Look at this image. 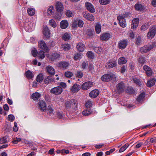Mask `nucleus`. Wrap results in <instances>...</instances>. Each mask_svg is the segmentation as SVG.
Segmentation results:
<instances>
[{"instance_id":"1","label":"nucleus","mask_w":156,"mask_h":156,"mask_svg":"<svg viewBox=\"0 0 156 156\" xmlns=\"http://www.w3.org/2000/svg\"><path fill=\"white\" fill-rule=\"evenodd\" d=\"M78 102L75 99H71L66 101L65 103L66 108L70 112H75L78 108Z\"/></svg>"},{"instance_id":"2","label":"nucleus","mask_w":156,"mask_h":156,"mask_svg":"<svg viewBox=\"0 0 156 156\" xmlns=\"http://www.w3.org/2000/svg\"><path fill=\"white\" fill-rule=\"evenodd\" d=\"M101 79L103 81L108 82L111 80L115 81L116 80V77L114 73L110 72L103 75Z\"/></svg>"},{"instance_id":"3","label":"nucleus","mask_w":156,"mask_h":156,"mask_svg":"<svg viewBox=\"0 0 156 156\" xmlns=\"http://www.w3.org/2000/svg\"><path fill=\"white\" fill-rule=\"evenodd\" d=\"M156 46V43L154 42L149 45L144 46L140 48V51L142 53H146L153 49Z\"/></svg>"},{"instance_id":"4","label":"nucleus","mask_w":156,"mask_h":156,"mask_svg":"<svg viewBox=\"0 0 156 156\" xmlns=\"http://www.w3.org/2000/svg\"><path fill=\"white\" fill-rule=\"evenodd\" d=\"M125 85L124 83L121 82L117 84L116 86L115 91L118 94L122 93L124 90Z\"/></svg>"},{"instance_id":"5","label":"nucleus","mask_w":156,"mask_h":156,"mask_svg":"<svg viewBox=\"0 0 156 156\" xmlns=\"http://www.w3.org/2000/svg\"><path fill=\"white\" fill-rule=\"evenodd\" d=\"M62 92V89L60 87H57L52 88L50 90V92L55 95H59Z\"/></svg>"},{"instance_id":"6","label":"nucleus","mask_w":156,"mask_h":156,"mask_svg":"<svg viewBox=\"0 0 156 156\" xmlns=\"http://www.w3.org/2000/svg\"><path fill=\"white\" fill-rule=\"evenodd\" d=\"M55 7L56 11L58 12H61L64 9L63 4L61 2L57 1L55 2Z\"/></svg>"},{"instance_id":"7","label":"nucleus","mask_w":156,"mask_h":156,"mask_svg":"<svg viewBox=\"0 0 156 156\" xmlns=\"http://www.w3.org/2000/svg\"><path fill=\"white\" fill-rule=\"evenodd\" d=\"M156 33V27H153L149 29V31L147 33V36L148 38L151 39L155 36Z\"/></svg>"},{"instance_id":"8","label":"nucleus","mask_w":156,"mask_h":156,"mask_svg":"<svg viewBox=\"0 0 156 156\" xmlns=\"http://www.w3.org/2000/svg\"><path fill=\"white\" fill-rule=\"evenodd\" d=\"M38 47L41 49L45 51H47L48 50V48L45 42L41 40L38 42Z\"/></svg>"},{"instance_id":"9","label":"nucleus","mask_w":156,"mask_h":156,"mask_svg":"<svg viewBox=\"0 0 156 156\" xmlns=\"http://www.w3.org/2000/svg\"><path fill=\"white\" fill-rule=\"evenodd\" d=\"M38 108L41 111L44 112L46 109V104L43 101H40L38 103Z\"/></svg>"},{"instance_id":"10","label":"nucleus","mask_w":156,"mask_h":156,"mask_svg":"<svg viewBox=\"0 0 156 156\" xmlns=\"http://www.w3.org/2000/svg\"><path fill=\"white\" fill-rule=\"evenodd\" d=\"M117 62L115 61L110 60L105 65V67L106 68L110 69L117 66Z\"/></svg>"},{"instance_id":"11","label":"nucleus","mask_w":156,"mask_h":156,"mask_svg":"<svg viewBox=\"0 0 156 156\" xmlns=\"http://www.w3.org/2000/svg\"><path fill=\"white\" fill-rule=\"evenodd\" d=\"M85 6L87 10L90 12L92 13L95 12V9L92 4L90 3L86 2L85 3Z\"/></svg>"},{"instance_id":"12","label":"nucleus","mask_w":156,"mask_h":156,"mask_svg":"<svg viewBox=\"0 0 156 156\" xmlns=\"http://www.w3.org/2000/svg\"><path fill=\"white\" fill-rule=\"evenodd\" d=\"M128 42L126 40L120 41L118 44L119 47L121 49H124L127 46Z\"/></svg>"},{"instance_id":"13","label":"nucleus","mask_w":156,"mask_h":156,"mask_svg":"<svg viewBox=\"0 0 156 156\" xmlns=\"http://www.w3.org/2000/svg\"><path fill=\"white\" fill-rule=\"evenodd\" d=\"M45 69L49 75H54L55 73V69L50 66H48L46 67Z\"/></svg>"},{"instance_id":"14","label":"nucleus","mask_w":156,"mask_h":156,"mask_svg":"<svg viewBox=\"0 0 156 156\" xmlns=\"http://www.w3.org/2000/svg\"><path fill=\"white\" fill-rule=\"evenodd\" d=\"M117 19L119 21V24L122 27L124 28L126 26L125 20L122 16H118Z\"/></svg>"},{"instance_id":"15","label":"nucleus","mask_w":156,"mask_h":156,"mask_svg":"<svg viewBox=\"0 0 156 156\" xmlns=\"http://www.w3.org/2000/svg\"><path fill=\"white\" fill-rule=\"evenodd\" d=\"M93 85V83L91 82H87L84 83L82 86L84 90H87L90 88Z\"/></svg>"},{"instance_id":"16","label":"nucleus","mask_w":156,"mask_h":156,"mask_svg":"<svg viewBox=\"0 0 156 156\" xmlns=\"http://www.w3.org/2000/svg\"><path fill=\"white\" fill-rule=\"evenodd\" d=\"M58 66L63 69H67L69 65V63L66 62H61L58 63Z\"/></svg>"},{"instance_id":"17","label":"nucleus","mask_w":156,"mask_h":156,"mask_svg":"<svg viewBox=\"0 0 156 156\" xmlns=\"http://www.w3.org/2000/svg\"><path fill=\"white\" fill-rule=\"evenodd\" d=\"M110 34L108 33H104L101 35L100 36L101 40L102 41H107L110 37Z\"/></svg>"},{"instance_id":"18","label":"nucleus","mask_w":156,"mask_h":156,"mask_svg":"<svg viewBox=\"0 0 156 156\" xmlns=\"http://www.w3.org/2000/svg\"><path fill=\"white\" fill-rule=\"evenodd\" d=\"M139 23V19L138 18H135L133 19L131 24V28L134 29L138 26Z\"/></svg>"},{"instance_id":"19","label":"nucleus","mask_w":156,"mask_h":156,"mask_svg":"<svg viewBox=\"0 0 156 156\" xmlns=\"http://www.w3.org/2000/svg\"><path fill=\"white\" fill-rule=\"evenodd\" d=\"M60 57V55L57 52L53 53L50 56L49 59L52 61H54L57 59L59 58Z\"/></svg>"},{"instance_id":"20","label":"nucleus","mask_w":156,"mask_h":156,"mask_svg":"<svg viewBox=\"0 0 156 156\" xmlns=\"http://www.w3.org/2000/svg\"><path fill=\"white\" fill-rule=\"evenodd\" d=\"M143 69L146 71L147 76H150L152 75V71L151 69L149 67L145 65L143 66Z\"/></svg>"},{"instance_id":"21","label":"nucleus","mask_w":156,"mask_h":156,"mask_svg":"<svg viewBox=\"0 0 156 156\" xmlns=\"http://www.w3.org/2000/svg\"><path fill=\"white\" fill-rule=\"evenodd\" d=\"M99 92L97 89L93 90L89 93L90 96L93 98H95L99 94Z\"/></svg>"},{"instance_id":"22","label":"nucleus","mask_w":156,"mask_h":156,"mask_svg":"<svg viewBox=\"0 0 156 156\" xmlns=\"http://www.w3.org/2000/svg\"><path fill=\"white\" fill-rule=\"evenodd\" d=\"M80 86L77 84H74L71 89V91L73 93L77 92L80 90Z\"/></svg>"},{"instance_id":"23","label":"nucleus","mask_w":156,"mask_h":156,"mask_svg":"<svg viewBox=\"0 0 156 156\" xmlns=\"http://www.w3.org/2000/svg\"><path fill=\"white\" fill-rule=\"evenodd\" d=\"M83 17L88 20L92 21L94 20V18L91 14L89 13H83Z\"/></svg>"},{"instance_id":"24","label":"nucleus","mask_w":156,"mask_h":156,"mask_svg":"<svg viewBox=\"0 0 156 156\" xmlns=\"http://www.w3.org/2000/svg\"><path fill=\"white\" fill-rule=\"evenodd\" d=\"M94 104V102L93 100L90 99L87 100L85 103L86 107L87 108H90L92 107Z\"/></svg>"},{"instance_id":"25","label":"nucleus","mask_w":156,"mask_h":156,"mask_svg":"<svg viewBox=\"0 0 156 156\" xmlns=\"http://www.w3.org/2000/svg\"><path fill=\"white\" fill-rule=\"evenodd\" d=\"M43 33L46 38H49L50 37V31L48 27H45L43 29Z\"/></svg>"},{"instance_id":"26","label":"nucleus","mask_w":156,"mask_h":156,"mask_svg":"<svg viewBox=\"0 0 156 156\" xmlns=\"http://www.w3.org/2000/svg\"><path fill=\"white\" fill-rule=\"evenodd\" d=\"M54 107L52 105L48 106L47 108V112L48 114H50L51 115H53L54 114Z\"/></svg>"},{"instance_id":"27","label":"nucleus","mask_w":156,"mask_h":156,"mask_svg":"<svg viewBox=\"0 0 156 156\" xmlns=\"http://www.w3.org/2000/svg\"><path fill=\"white\" fill-rule=\"evenodd\" d=\"M76 48L78 51L80 52L83 51L85 48L84 45L82 43H79L76 46Z\"/></svg>"},{"instance_id":"28","label":"nucleus","mask_w":156,"mask_h":156,"mask_svg":"<svg viewBox=\"0 0 156 156\" xmlns=\"http://www.w3.org/2000/svg\"><path fill=\"white\" fill-rule=\"evenodd\" d=\"M68 26V23L66 20H63L60 23V26L62 29H66Z\"/></svg>"},{"instance_id":"29","label":"nucleus","mask_w":156,"mask_h":156,"mask_svg":"<svg viewBox=\"0 0 156 156\" xmlns=\"http://www.w3.org/2000/svg\"><path fill=\"white\" fill-rule=\"evenodd\" d=\"M41 96V94L37 92L34 93L31 95V98L34 100H37Z\"/></svg>"},{"instance_id":"30","label":"nucleus","mask_w":156,"mask_h":156,"mask_svg":"<svg viewBox=\"0 0 156 156\" xmlns=\"http://www.w3.org/2000/svg\"><path fill=\"white\" fill-rule=\"evenodd\" d=\"M25 75L27 78L28 79H31L34 77V75L32 73L30 70H28L27 71L25 74Z\"/></svg>"},{"instance_id":"31","label":"nucleus","mask_w":156,"mask_h":156,"mask_svg":"<svg viewBox=\"0 0 156 156\" xmlns=\"http://www.w3.org/2000/svg\"><path fill=\"white\" fill-rule=\"evenodd\" d=\"M135 8L136 10L139 11H142L144 9V7L140 4H136L135 5Z\"/></svg>"},{"instance_id":"32","label":"nucleus","mask_w":156,"mask_h":156,"mask_svg":"<svg viewBox=\"0 0 156 156\" xmlns=\"http://www.w3.org/2000/svg\"><path fill=\"white\" fill-rule=\"evenodd\" d=\"M95 30L96 32L99 34L100 33L101 30V25L99 23H97L95 26Z\"/></svg>"},{"instance_id":"33","label":"nucleus","mask_w":156,"mask_h":156,"mask_svg":"<svg viewBox=\"0 0 156 156\" xmlns=\"http://www.w3.org/2000/svg\"><path fill=\"white\" fill-rule=\"evenodd\" d=\"M145 94L144 93H142L140 94L137 98V101L140 103L142 102L145 97Z\"/></svg>"},{"instance_id":"34","label":"nucleus","mask_w":156,"mask_h":156,"mask_svg":"<svg viewBox=\"0 0 156 156\" xmlns=\"http://www.w3.org/2000/svg\"><path fill=\"white\" fill-rule=\"evenodd\" d=\"M44 78V77L42 74L40 73L37 76L36 80L37 82L41 83L42 81Z\"/></svg>"},{"instance_id":"35","label":"nucleus","mask_w":156,"mask_h":156,"mask_svg":"<svg viewBox=\"0 0 156 156\" xmlns=\"http://www.w3.org/2000/svg\"><path fill=\"white\" fill-rule=\"evenodd\" d=\"M127 60L125 57H122L120 58L118 61V63L119 64H123L126 63Z\"/></svg>"},{"instance_id":"36","label":"nucleus","mask_w":156,"mask_h":156,"mask_svg":"<svg viewBox=\"0 0 156 156\" xmlns=\"http://www.w3.org/2000/svg\"><path fill=\"white\" fill-rule=\"evenodd\" d=\"M155 82V80L154 78L150 80L147 82V86L148 87H151L154 85Z\"/></svg>"},{"instance_id":"37","label":"nucleus","mask_w":156,"mask_h":156,"mask_svg":"<svg viewBox=\"0 0 156 156\" xmlns=\"http://www.w3.org/2000/svg\"><path fill=\"white\" fill-rule=\"evenodd\" d=\"M138 61L139 63L142 65L145 63L146 60L145 58L141 57L139 58Z\"/></svg>"},{"instance_id":"38","label":"nucleus","mask_w":156,"mask_h":156,"mask_svg":"<svg viewBox=\"0 0 156 156\" xmlns=\"http://www.w3.org/2000/svg\"><path fill=\"white\" fill-rule=\"evenodd\" d=\"M70 38V34L69 33H66L62 37V38L65 41H68Z\"/></svg>"},{"instance_id":"39","label":"nucleus","mask_w":156,"mask_h":156,"mask_svg":"<svg viewBox=\"0 0 156 156\" xmlns=\"http://www.w3.org/2000/svg\"><path fill=\"white\" fill-rule=\"evenodd\" d=\"M45 55L44 52L42 51H40L38 54V57L41 59H43L45 57Z\"/></svg>"},{"instance_id":"40","label":"nucleus","mask_w":156,"mask_h":156,"mask_svg":"<svg viewBox=\"0 0 156 156\" xmlns=\"http://www.w3.org/2000/svg\"><path fill=\"white\" fill-rule=\"evenodd\" d=\"M92 112L91 110L90 109L86 110H84L82 112L83 114L84 115L88 116L92 114Z\"/></svg>"},{"instance_id":"41","label":"nucleus","mask_w":156,"mask_h":156,"mask_svg":"<svg viewBox=\"0 0 156 156\" xmlns=\"http://www.w3.org/2000/svg\"><path fill=\"white\" fill-rule=\"evenodd\" d=\"M53 81L52 78L50 76H48L44 80V82L45 84H48L51 83Z\"/></svg>"},{"instance_id":"42","label":"nucleus","mask_w":156,"mask_h":156,"mask_svg":"<svg viewBox=\"0 0 156 156\" xmlns=\"http://www.w3.org/2000/svg\"><path fill=\"white\" fill-rule=\"evenodd\" d=\"M49 23L50 26L53 28H55L57 26V24L55 20L53 19L50 20L49 21Z\"/></svg>"},{"instance_id":"43","label":"nucleus","mask_w":156,"mask_h":156,"mask_svg":"<svg viewBox=\"0 0 156 156\" xmlns=\"http://www.w3.org/2000/svg\"><path fill=\"white\" fill-rule=\"evenodd\" d=\"M61 48L64 51L68 50L70 48V46L69 44H65L62 45Z\"/></svg>"},{"instance_id":"44","label":"nucleus","mask_w":156,"mask_h":156,"mask_svg":"<svg viewBox=\"0 0 156 156\" xmlns=\"http://www.w3.org/2000/svg\"><path fill=\"white\" fill-rule=\"evenodd\" d=\"M27 12L30 16H33L35 13V10L32 8H29L27 10Z\"/></svg>"},{"instance_id":"45","label":"nucleus","mask_w":156,"mask_h":156,"mask_svg":"<svg viewBox=\"0 0 156 156\" xmlns=\"http://www.w3.org/2000/svg\"><path fill=\"white\" fill-rule=\"evenodd\" d=\"M54 10V8L53 6H51L48 9L47 11V13L48 15H51L53 13Z\"/></svg>"},{"instance_id":"46","label":"nucleus","mask_w":156,"mask_h":156,"mask_svg":"<svg viewBox=\"0 0 156 156\" xmlns=\"http://www.w3.org/2000/svg\"><path fill=\"white\" fill-rule=\"evenodd\" d=\"M1 139L2 144H4L8 142L9 141L8 137L7 136H5Z\"/></svg>"},{"instance_id":"47","label":"nucleus","mask_w":156,"mask_h":156,"mask_svg":"<svg viewBox=\"0 0 156 156\" xmlns=\"http://www.w3.org/2000/svg\"><path fill=\"white\" fill-rule=\"evenodd\" d=\"M149 26V25L148 23L144 24L141 27V30L143 31H145L148 28Z\"/></svg>"},{"instance_id":"48","label":"nucleus","mask_w":156,"mask_h":156,"mask_svg":"<svg viewBox=\"0 0 156 156\" xmlns=\"http://www.w3.org/2000/svg\"><path fill=\"white\" fill-rule=\"evenodd\" d=\"M99 2L101 5H106L110 2V0H99Z\"/></svg>"},{"instance_id":"49","label":"nucleus","mask_w":156,"mask_h":156,"mask_svg":"<svg viewBox=\"0 0 156 156\" xmlns=\"http://www.w3.org/2000/svg\"><path fill=\"white\" fill-rule=\"evenodd\" d=\"M129 145L128 144H125L123 147L120 148L119 150V152H122L125 150L129 147Z\"/></svg>"},{"instance_id":"50","label":"nucleus","mask_w":156,"mask_h":156,"mask_svg":"<svg viewBox=\"0 0 156 156\" xmlns=\"http://www.w3.org/2000/svg\"><path fill=\"white\" fill-rule=\"evenodd\" d=\"M94 50L98 54H100L103 51V49L99 47H95L94 48Z\"/></svg>"},{"instance_id":"51","label":"nucleus","mask_w":156,"mask_h":156,"mask_svg":"<svg viewBox=\"0 0 156 156\" xmlns=\"http://www.w3.org/2000/svg\"><path fill=\"white\" fill-rule=\"evenodd\" d=\"M133 81L135 83L139 86H141L142 85L141 82L139 79L134 78L133 79Z\"/></svg>"},{"instance_id":"52","label":"nucleus","mask_w":156,"mask_h":156,"mask_svg":"<svg viewBox=\"0 0 156 156\" xmlns=\"http://www.w3.org/2000/svg\"><path fill=\"white\" fill-rule=\"evenodd\" d=\"M73 74L71 72L67 71L65 73V76L67 78H70L73 76Z\"/></svg>"},{"instance_id":"53","label":"nucleus","mask_w":156,"mask_h":156,"mask_svg":"<svg viewBox=\"0 0 156 156\" xmlns=\"http://www.w3.org/2000/svg\"><path fill=\"white\" fill-rule=\"evenodd\" d=\"M66 15L69 17H72L73 16V13L69 10H67L66 12Z\"/></svg>"},{"instance_id":"54","label":"nucleus","mask_w":156,"mask_h":156,"mask_svg":"<svg viewBox=\"0 0 156 156\" xmlns=\"http://www.w3.org/2000/svg\"><path fill=\"white\" fill-rule=\"evenodd\" d=\"M76 77L81 78L83 76V73L81 71H77L76 73Z\"/></svg>"},{"instance_id":"55","label":"nucleus","mask_w":156,"mask_h":156,"mask_svg":"<svg viewBox=\"0 0 156 156\" xmlns=\"http://www.w3.org/2000/svg\"><path fill=\"white\" fill-rule=\"evenodd\" d=\"M87 57L92 59L94 57L93 53L90 51H88L87 53Z\"/></svg>"},{"instance_id":"56","label":"nucleus","mask_w":156,"mask_h":156,"mask_svg":"<svg viewBox=\"0 0 156 156\" xmlns=\"http://www.w3.org/2000/svg\"><path fill=\"white\" fill-rule=\"evenodd\" d=\"M57 116L59 119H62L64 115L63 112H58L56 113Z\"/></svg>"},{"instance_id":"57","label":"nucleus","mask_w":156,"mask_h":156,"mask_svg":"<svg viewBox=\"0 0 156 156\" xmlns=\"http://www.w3.org/2000/svg\"><path fill=\"white\" fill-rule=\"evenodd\" d=\"M81 58V54L80 53H77L75 55L74 58L76 60H77Z\"/></svg>"},{"instance_id":"58","label":"nucleus","mask_w":156,"mask_h":156,"mask_svg":"<svg viewBox=\"0 0 156 156\" xmlns=\"http://www.w3.org/2000/svg\"><path fill=\"white\" fill-rule=\"evenodd\" d=\"M83 25V22L81 20H78V25L80 27H82Z\"/></svg>"},{"instance_id":"59","label":"nucleus","mask_w":156,"mask_h":156,"mask_svg":"<svg viewBox=\"0 0 156 156\" xmlns=\"http://www.w3.org/2000/svg\"><path fill=\"white\" fill-rule=\"evenodd\" d=\"M8 119L11 121H13L14 119V117L13 115H9L8 116Z\"/></svg>"},{"instance_id":"60","label":"nucleus","mask_w":156,"mask_h":156,"mask_svg":"<svg viewBox=\"0 0 156 156\" xmlns=\"http://www.w3.org/2000/svg\"><path fill=\"white\" fill-rule=\"evenodd\" d=\"M94 32V31L89 30L87 32V34L89 36L91 37L93 35Z\"/></svg>"},{"instance_id":"61","label":"nucleus","mask_w":156,"mask_h":156,"mask_svg":"<svg viewBox=\"0 0 156 156\" xmlns=\"http://www.w3.org/2000/svg\"><path fill=\"white\" fill-rule=\"evenodd\" d=\"M89 69V71L91 73H93L94 72V66L92 64H90Z\"/></svg>"},{"instance_id":"62","label":"nucleus","mask_w":156,"mask_h":156,"mask_svg":"<svg viewBox=\"0 0 156 156\" xmlns=\"http://www.w3.org/2000/svg\"><path fill=\"white\" fill-rule=\"evenodd\" d=\"M62 16L61 13H56L54 17L56 19H59L61 18Z\"/></svg>"},{"instance_id":"63","label":"nucleus","mask_w":156,"mask_h":156,"mask_svg":"<svg viewBox=\"0 0 156 156\" xmlns=\"http://www.w3.org/2000/svg\"><path fill=\"white\" fill-rule=\"evenodd\" d=\"M31 53L33 56L34 57L36 56L37 54V51L36 49H34L32 51Z\"/></svg>"},{"instance_id":"64","label":"nucleus","mask_w":156,"mask_h":156,"mask_svg":"<svg viewBox=\"0 0 156 156\" xmlns=\"http://www.w3.org/2000/svg\"><path fill=\"white\" fill-rule=\"evenodd\" d=\"M14 126L13 128V131L15 132H16L18 130L17 127V124L16 122L14 123Z\"/></svg>"}]
</instances>
